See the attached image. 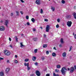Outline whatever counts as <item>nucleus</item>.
Instances as JSON below:
<instances>
[{
	"instance_id": "f257e3e1",
	"label": "nucleus",
	"mask_w": 76,
	"mask_h": 76,
	"mask_svg": "<svg viewBox=\"0 0 76 76\" xmlns=\"http://www.w3.org/2000/svg\"><path fill=\"white\" fill-rule=\"evenodd\" d=\"M65 70H66V71L67 70L65 67H63L62 68L61 71L63 75H66V71Z\"/></svg>"
},
{
	"instance_id": "f03ea898",
	"label": "nucleus",
	"mask_w": 76,
	"mask_h": 76,
	"mask_svg": "<svg viewBox=\"0 0 76 76\" xmlns=\"http://www.w3.org/2000/svg\"><path fill=\"white\" fill-rule=\"evenodd\" d=\"M4 54L6 55V56H10V52L7 50H4Z\"/></svg>"
},
{
	"instance_id": "7ed1b4c3",
	"label": "nucleus",
	"mask_w": 76,
	"mask_h": 76,
	"mask_svg": "<svg viewBox=\"0 0 76 76\" xmlns=\"http://www.w3.org/2000/svg\"><path fill=\"white\" fill-rule=\"evenodd\" d=\"M72 21H68L67 23V25L69 27H70V26H71V25H72Z\"/></svg>"
},
{
	"instance_id": "20e7f679",
	"label": "nucleus",
	"mask_w": 76,
	"mask_h": 76,
	"mask_svg": "<svg viewBox=\"0 0 76 76\" xmlns=\"http://www.w3.org/2000/svg\"><path fill=\"white\" fill-rule=\"evenodd\" d=\"M50 30V26L48 25H47L46 26V31L48 32H49V31Z\"/></svg>"
},
{
	"instance_id": "39448f33",
	"label": "nucleus",
	"mask_w": 76,
	"mask_h": 76,
	"mask_svg": "<svg viewBox=\"0 0 76 76\" xmlns=\"http://www.w3.org/2000/svg\"><path fill=\"white\" fill-rule=\"evenodd\" d=\"M36 74L37 76H40L41 75V73L39 71L37 70L36 71Z\"/></svg>"
},
{
	"instance_id": "423d86ee",
	"label": "nucleus",
	"mask_w": 76,
	"mask_h": 76,
	"mask_svg": "<svg viewBox=\"0 0 76 76\" xmlns=\"http://www.w3.org/2000/svg\"><path fill=\"white\" fill-rule=\"evenodd\" d=\"M5 30V28L4 26H1L0 27V31H4Z\"/></svg>"
},
{
	"instance_id": "0eeeda50",
	"label": "nucleus",
	"mask_w": 76,
	"mask_h": 76,
	"mask_svg": "<svg viewBox=\"0 0 76 76\" xmlns=\"http://www.w3.org/2000/svg\"><path fill=\"white\" fill-rule=\"evenodd\" d=\"M9 20H6L4 21V23H5V25H6V26H7V25L9 23Z\"/></svg>"
},
{
	"instance_id": "6e6552de",
	"label": "nucleus",
	"mask_w": 76,
	"mask_h": 76,
	"mask_svg": "<svg viewBox=\"0 0 76 76\" xmlns=\"http://www.w3.org/2000/svg\"><path fill=\"white\" fill-rule=\"evenodd\" d=\"M35 3L37 4H41V2H40V0H37L36 1Z\"/></svg>"
},
{
	"instance_id": "1a4fd4ad",
	"label": "nucleus",
	"mask_w": 76,
	"mask_h": 76,
	"mask_svg": "<svg viewBox=\"0 0 76 76\" xmlns=\"http://www.w3.org/2000/svg\"><path fill=\"white\" fill-rule=\"evenodd\" d=\"M74 70H75L74 68L73 67H71L70 70V73H73V71H74Z\"/></svg>"
},
{
	"instance_id": "9d476101",
	"label": "nucleus",
	"mask_w": 76,
	"mask_h": 76,
	"mask_svg": "<svg viewBox=\"0 0 76 76\" xmlns=\"http://www.w3.org/2000/svg\"><path fill=\"white\" fill-rule=\"evenodd\" d=\"M66 53L64 52L62 53V56L63 57L65 58L66 57Z\"/></svg>"
},
{
	"instance_id": "9b49d317",
	"label": "nucleus",
	"mask_w": 76,
	"mask_h": 76,
	"mask_svg": "<svg viewBox=\"0 0 76 76\" xmlns=\"http://www.w3.org/2000/svg\"><path fill=\"white\" fill-rule=\"evenodd\" d=\"M71 16L70 15H68L66 16V18L67 19H70V18H71Z\"/></svg>"
},
{
	"instance_id": "f8f14e48",
	"label": "nucleus",
	"mask_w": 76,
	"mask_h": 76,
	"mask_svg": "<svg viewBox=\"0 0 76 76\" xmlns=\"http://www.w3.org/2000/svg\"><path fill=\"white\" fill-rule=\"evenodd\" d=\"M37 37H34L33 39V40L34 41H37Z\"/></svg>"
},
{
	"instance_id": "ddd939ff",
	"label": "nucleus",
	"mask_w": 76,
	"mask_h": 76,
	"mask_svg": "<svg viewBox=\"0 0 76 76\" xmlns=\"http://www.w3.org/2000/svg\"><path fill=\"white\" fill-rule=\"evenodd\" d=\"M27 70H30L31 69V68L30 67H29V63H27Z\"/></svg>"
},
{
	"instance_id": "4468645a",
	"label": "nucleus",
	"mask_w": 76,
	"mask_h": 76,
	"mask_svg": "<svg viewBox=\"0 0 76 76\" xmlns=\"http://www.w3.org/2000/svg\"><path fill=\"white\" fill-rule=\"evenodd\" d=\"M52 55L53 57H56V54L55 53H52Z\"/></svg>"
},
{
	"instance_id": "2eb2a0df",
	"label": "nucleus",
	"mask_w": 76,
	"mask_h": 76,
	"mask_svg": "<svg viewBox=\"0 0 76 76\" xmlns=\"http://www.w3.org/2000/svg\"><path fill=\"white\" fill-rule=\"evenodd\" d=\"M4 76V73L3 72H0V76Z\"/></svg>"
},
{
	"instance_id": "dca6fc26",
	"label": "nucleus",
	"mask_w": 76,
	"mask_h": 76,
	"mask_svg": "<svg viewBox=\"0 0 76 76\" xmlns=\"http://www.w3.org/2000/svg\"><path fill=\"white\" fill-rule=\"evenodd\" d=\"M47 44H44L43 45V48H47Z\"/></svg>"
},
{
	"instance_id": "f3484780",
	"label": "nucleus",
	"mask_w": 76,
	"mask_h": 76,
	"mask_svg": "<svg viewBox=\"0 0 76 76\" xmlns=\"http://www.w3.org/2000/svg\"><path fill=\"white\" fill-rule=\"evenodd\" d=\"M53 76H60V75H59L58 74H56V73L55 72H54L53 74Z\"/></svg>"
},
{
	"instance_id": "a211bd4d",
	"label": "nucleus",
	"mask_w": 76,
	"mask_h": 76,
	"mask_svg": "<svg viewBox=\"0 0 76 76\" xmlns=\"http://www.w3.org/2000/svg\"><path fill=\"white\" fill-rule=\"evenodd\" d=\"M36 58H36V57L35 56H33L32 58V59L33 60V61H35Z\"/></svg>"
},
{
	"instance_id": "6ab92c4d",
	"label": "nucleus",
	"mask_w": 76,
	"mask_h": 76,
	"mask_svg": "<svg viewBox=\"0 0 76 76\" xmlns=\"http://www.w3.org/2000/svg\"><path fill=\"white\" fill-rule=\"evenodd\" d=\"M23 43L22 42H21L20 43V47H25V46L23 45Z\"/></svg>"
},
{
	"instance_id": "aec40b11",
	"label": "nucleus",
	"mask_w": 76,
	"mask_h": 76,
	"mask_svg": "<svg viewBox=\"0 0 76 76\" xmlns=\"http://www.w3.org/2000/svg\"><path fill=\"white\" fill-rule=\"evenodd\" d=\"M9 68H7V69H6V72L7 73V72H9Z\"/></svg>"
},
{
	"instance_id": "412c9836",
	"label": "nucleus",
	"mask_w": 76,
	"mask_h": 76,
	"mask_svg": "<svg viewBox=\"0 0 76 76\" xmlns=\"http://www.w3.org/2000/svg\"><path fill=\"white\" fill-rule=\"evenodd\" d=\"M55 72L59 73V72H60V71L58 69H56L55 70Z\"/></svg>"
},
{
	"instance_id": "4be33fe9",
	"label": "nucleus",
	"mask_w": 76,
	"mask_h": 76,
	"mask_svg": "<svg viewBox=\"0 0 76 76\" xmlns=\"http://www.w3.org/2000/svg\"><path fill=\"white\" fill-rule=\"evenodd\" d=\"M73 15H74V17L75 19H76V13H75V12L74 13Z\"/></svg>"
},
{
	"instance_id": "5701e85b",
	"label": "nucleus",
	"mask_w": 76,
	"mask_h": 76,
	"mask_svg": "<svg viewBox=\"0 0 76 76\" xmlns=\"http://www.w3.org/2000/svg\"><path fill=\"white\" fill-rule=\"evenodd\" d=\"M51 9L53 12H54V10H55V8L54 7H52L51 8Z\"/></svg>"
},
{
	"instance_id": "b1692460",
	"label": "nucleus",
	"mask_w": 76,
	"mask_h": 76,
	"mask_svg": "<svg viewBox=\"0 0 76 76\" xmlns=\"http://www.w3.org/2000/svg\"><path fill=\"white\" fill-rule=\"evenodd\" d=\"M57 67L58 69H59V68H60L61 67V66L60 65H57Z\"/></svg>"
},
{
	"instance_id": "393cba45",
	"label": "nucleus",
	"mask_w": 76,
	"mask_h": 76,
	"mask_svg": "<svg viewBox=\"0 0 76 76\" xmlns=\"http://www.w3.org/2000/svg\"><path fill=\"white\" fill-rule=\"evenodd\" d=\"M16 13H17V16H18L19 15V11H16Z\"/></svg>"
},
{
	"instance_id": "a878e982",
	"label": "nucleus",
	"mask_w": 76,
	"mask_h": 76,
	"mask_svg": "<svg viewBox=\"0 0 76 76\" xmlns=\"http://www.w3.org/2000/svg\"><path fill=\"white\" fill-rule=\"evenodd\" d=\"M61 42L62 44L63 43V39H61Z\"/></svg>"
},
{
	"instance_id": "bb28decb",
	"label": "nucleus",
	"mask_w": 76,
	"mask_h": 76,
	"mask_svg": "<svg viewBox=\"0 0 76 76\" xmlns=\"http://www.w3.org/2000/svg\"><path fill=\"white\" fill-rule=\"evenodd\" d=\"M32 22H35V19L34 18H32L31 19Z\"/></svg>"
},
{
	"instance_id": "cd10ccee",
	"label": "nucleus",
	"mask_w": 76,
	"mask_h": 76,
	"mask_svg": "<svg viewBox=\"0 0 76 76\" xmlns=\"http://www.w3.org/2000/svg\"><path fill=\"white\" fill-rule=\"evenodd\" d=\"M37 51H38V50L37 49H36L34 50V53H37Z\"/></svg>"
},
{
	"instance_id": "c85d7f7f",
	"label": "nucleus",
	"mask_w": 76,
	"mask_h": 76,
	"mask_svg": "<svg viewBox=\"0 0 76 76\" xmlns=\"http://www.w3.org/2000/svg\"><path fill=\"white\" fill-rule=\"evenodd\" d=\"M40 13L42 14L43 13V10H42V9H41L40 10Z\"/></svg>"
},
{
	"instance_id": "c756f323",
	"label": "nucleus",
	"mask_w": 76,
	"mask_h": 76,
	"mask_svg": "<svg viewBox=\"0 0 76 76\" xmlns=\"http://www.w3.org/2000/svg\"><path fill=\"white\" fill-rule=\"evenodd\" d=\"M41 58H42V60H44L45 59V57H44V56H42L41 57Z\"/></svg>"
},
{
	"instance_id": "7c9ffc66",
	"label": "nucleus",
	"mask_w": 76,
	"mask_h": 76,
	"mask_svg": "<svg viewBox=\"0 0 76 76\" xmlns=\"http://www.w3.org/2000/svg\"><path fill=\"white\" fill-rule=\"evenodd\" d=\"M62 3H63V4H64L65 3V1L64 0H62L61 1Z\"/></svg>"
},
{
	"instance_id": "2f4dec72",
	"label": "nucleus",
	"mask_w": 76,
	"mask_h": 76,
	"mask_svg": "<svg viewBox=\"0 0 76 76\" xmlns=\"http://www.w3.org/2000/svg\"><path fill=\"white\" fill-rule=\"evenodd\" d=\"M29 61V59H25V61L26 62H27V61Z\"/></svg>"
},
{
	"instance_id": "473e14b6",
	"label": "nucleus",
	"mask_w": 76,
	"mask_h": 76,
	"mask_svg": "<svg viewBox=\"0 0 76 76\" xmlns=\"http://www.w3.org/2000/svg\"><path fill=\"white\" fill-rule=\"evenodd\" d=\"M72 46H71V47H70L69 48V51H71V50H72Z\"/></svg>"
},
{
	"instance_id": "72a5a7b5",
	"label": "nucleus",
	"mask_w": 76,
	"mask_h": 76,
	"mask_svg": "<svg viewBox=\"0 0 76 76\" xmlns=\"http://www.w3.org/2000/svg\"><path fill=\"white\" fill-rule=\"evenodd\" d=\"M14 62H15V63L17 64L18 62V61H17V60H15L14 61Z\"/></svg>"
},
{
	"instance_id": "f704fd0d",
	"label": "nucleus",
	"mask_w": 76,
	"mask_h": 76,
	"mask_svg": "<svg viewBox=\"0 0 76 76\" xmlns=\"http://www.w3.org/2000/svg\"><path fill=\"white\" fill-rule=\"evenodd\" d=\"M46 54H49V51H48V50H47L46 51Z\"/></svg>"
},
{
	"instance_id": "c9c22d12",
	"label": "nucleus",
	"mask_w": 76,
	"mask_h": 76,
	"mask_svg": "<svg viewBox=\"0 0 76 76\" xmlns=\"http://www.w3.org/2000/svg\"><path fill=\"white\" fill-rule=\"evenodd\" d=\"M24 66H28V65H27V64H26V63L25 62L24 63Z\"/></svg>"
},
{
	"instance_id": "e433bc0d",
	"label": "nucleus",
	"mask_w": 76,
	"mask_h": 76,
	"mask_svg": "<svg viewBox=\"0 0 76 76\" xmlns=\"http://www.w3.org/2000/svg\"><path fill=\"white\" fill-rule=\"evenodd\" d=\"M15 41L16 42H18V38L17 37H16L15 38Z\"/></svg>"
},
{
	"instance_id": "4c0bfd02",
	"label": "nucleus",
	"mask_w": 76,
	"mask_h": 76,
	"mask_svg": "<svg viewBox=\"0 0 76 76\" xmlns=\"http://www.w3.org/2000/svg\"><path fill=\"white\" fill-rule=\"evenodd\" d=\"M4 58H2L1 57H0V61H1V60H4Z\"/></svg>"
},
{
	"instance_id": "58836bf2",
	"label": "nucleus",
	"mask_w": 76,
	"mask_h": 76,
	"mask_svg": "<svg viewBox=\"0 0 76 76\" xmlns=\"http://www.w3.org/2000/svg\"><path fill=\"white\" fill-rule=\"evenodd\" d=\"M7 63H10V61H9V60H7Z\"/></svg>"
},
{
	"instance_id": "ea45409f",
	"label": "nucleus",
	"mask_w": 76,
	"mask_h": 76,
	"mask_svg": "<svg viewBox=\"0 0 76 76\" xmlns=\"http://www.w3.org/2000/svg\"><path fill=\"white\" fill-rule=\"evenodd\" d=\"M34 64L35 65V66H38V63L36 62V63H35Z\"/></svg>"
},
{
	"instance_id": "a19ab883",
	"label": "nucleus",
	"mask_w": 76,
	"mask_h": 76,
	"mask_svg": "<svg viewBox=\"0 0 76 76\" xmlns=\"http://www.w3.org/2000/svg\"><path fill=\"white\" fill-rule=\"evenodd\" d=\"M60 19H57V22L58 23L60 22Z\"/></svg>"
},
{
	"instance_id": "79ce46f5",
	"label": "nucleus",
	"mask_w": 76,
	"mask_h": 76,
	"mask_svg": "<svg viewBox=\"0 0 76 76\" xmlns=\"http://www.w3.org/2000/svg\"><path fill=\"white\" fill-rule=\"evenodd\" d=\"M27 25H28V26L30 25V23L29 22H27Z\"/></svg>"
},
{
	"instance_id": "37998d69",
	"label": "nucleus",
	"mask_w": 76,
	"mask_h": 76,
	"mask_svg": "<svg viewBox=\"0 0 76 76\" xmlns=\"http://www.w3.org/2000/svg\"><path fill=\"white\" fill-rule=\"evenodd\" d=\"M45 22H48V19H45Z\"/></svg>"
},
{
	"instance_id": "c03bdc74",
	"label": "nucleus",
	"mask_w": 76,
	"mask_h": 76,
	"mask_svg": "<svg viewBox=\"0 0 76 76\" xmlns=\"http://www.w3.org/2000/svg\"><path fill=\"white\" fill-rule=\"evenodd\" d=\"M20 13L21 14V15H23V11H21L20 12Z\"/></svg>"
},
{
	"instance_id": "a18cd8bd",
	"label": "nucleus",
	"mask_w": 76,
	"mask_h": 76,
	"mask_svg": "<svg viewBox=\"0 0 76 76\" xmlns=\"http://www.w3.org/2000/svg\"><path fill=\"white\" fill-rule=\"evenodd\" d=\"M58 27H59V26L57 24L56 25V27L57 28H58Z\"/></svg>"
},
{
	"instance_id": "49530a36",
	"label": "nucleus",
	"mask_w": 76,
	"mask_h": 76,
	"mask_svg": "<svg viewBox=\"0 0 76 76\" xmlns=\"http://www.w3.org/2000/svg\"><path fill=\"white\" fill-rule=\"evenodd\" d=\"M13 13H11V16H13Z\"/></svg>"
},
{
	"instance_id": "de8ad7c7",
	"label": "nucleus",
	"mask_w": 76,
	"mask_h": 76,
	"mask_svg": "<svg viewBox=\"0 0 76 76\" xmlns=\"http://www.w3.org/2000/svg\"><path fill=\"white\" fill-rule=\"evenodd\" d=\"M26 19H29V17L28 16H26Z\"/></svg>"
},
{
	"instance_id": "09e8293b",
	"label": "nucleus",
	"mask_w": 76,
	"mask_h": 76,
	"mask_svg": "<svg viewBox=\"0 0 76 76\" xmlns=\"http://www.w3.org/2000/svg\"><path fill=\"white\" fill-rule=\"evenodd\" d=\"M33 31H36V29H35V28H33Z\"/></svg>"
},
{
	"instance_id": "8fccbe9b",
	"label": "nucleus",
	"mask_w": 76,
	"mask_h": 76,
	"mask_svg": "<svg viewBox=\"0 0 76 76\" xmlns=\"http://www.w3.org/2000/svg\"><path fill=\"white\" fill-rule=\"evenodd\" d=\"M74 38H75V39H76V34H75L74 35Z\"/></svg>"
},
{
	"instance_id": "3c124183",
	"label": "nucleus",
	"mask_w": 76,
	"mask_h": 76,
	"mask_svg": "<svg viewBox=\"0 0 76 76\" xmlns=\"http://www.w3.org/2000/svg\"><path fill=\"white\" fill-rule=\"evenodd\" d=\"M20 0L22 3H24V1H23V0Z\"/></svg>"
},
{
	"instance_id": "603ef678",
	"label": "nucleus",
	"mask_w": 76,
	"mask_h": 76,
	"mask_svg": "<svg viewBox=\"0 0 76 76\" xmlns=\"http://www.w3.org/2000/svg\"><path fill=\"white\" fill-rule=\"evenodd\" d=\"M46 76H50V75L49 74H47L46 75Z\"/></svg>"
},
{
	"instance_id": "864d4df0",
	"label": "nucleus",
	"mask_w": 76,
	"mask_h": 76,
	"mask_svg": "<svg viewBox=\"0 0 76 76\" xmlns=\"http://www.w3.org/2000/svg\"><path fill=\"white\" fill-rule=\"evenodd\" d=\"M62 47V45H61V44L60 45L59 47Z\"/></svg>"
},
{
	"instance_id": "5fc2aeb1",
	"label": "nucleus",
	"mask_w": 76,
	"mask_h": 76,
	"mask_svg": "<svg viewBox=\"0 0 76 76\" xmlns=\"http://www.w3.org/2000/svg\"><path fill=\"white\" fill-rule=\"evenodd\" d=\"M9 40H10V41H11V38L10 37H9Z\"/></svg>"
},
{
	"instance_id": "6e6d98bb",
	"label": "nucleus",
	"mask_w": 76,
	"mask_h": 76,
	"mask_svg": "<svg viewBox=\"0 0 76 76\" xmlns=\"http://www.w3.org/2000/svg\"><path fill=\"white\" fill-rule=\"evenodd\" d=\"M9 46L10 47H11V48H12V46L11 45H9Z\"/></svg>"
},
{
	"instance_id": "4d7b16f0",
	"label": "nucleus",
	"mask_w": 76,
	"mask_h": 76,
	"mask_svg": "<svg viewBox=\"0 0 76 76\" xmlns=\"http://www.w3.org/2000/svg\"><path fill=\"white\" fill-rule=\"evenodd\" d=\"M15 58H17L18 57V56H17V55H15Z\"/></svg>"
},
{
	"instance_id": "13d9d810",
	"label": "nucleus",
	"mask_w": 76,
	"mask_h": 76,
	"mask_svg": "<svg viewBox=\"0 0 76 76\" xmlns=\"http://www.w3.org/2000/svg\"><path fill=\"white\" fill-rule=\"evenodd\" d=\"M74 68L75 69H76V65L74 66Z\"/></svg>"
},
{
	"instance_id": "bf43d9fd",
	"label": "nucleus",
	"mask_w": 76,
	"mask_h": 76,
	"mask_svg": "<svg viewBox=\"0 0 76 76\" xmlns=\"http://www.w3.org/2000/svg\"><path fill=\"white\" fill-rule=\"evenodd\" d=\"M40 28H41V29H42L43 28H42V26L40 27Z\"/></svg>"
},
{
	"instance_id": "052dcab7",
	"label": "nucleus",
	"mask_w": 76,
	"mask_h": 76,
	"mask_svg": "<svg viewBox=\"0 0 76 76\" xmlns=\"http://www.w3.org/2000/svg\"><path fill=\"white\" fill-rule=\"evenodd\" d=\"M34 74H32L31 75V76H34Z\"/></svg>"
},
{
	"instance_id": "680f3d73",
	"label": "nucleus",
	"mask_w": 76,
	"mask_h": 76,
	"mask_svg": "<svg viewBox=\"0 0 76 76\" xmlns=\"http://www.w3.org/2000/svg\"><path fill=\"white\" fill-rule=\"evenodd\" d=\"M44 37H46V35L45 34H44Z\"/></svg>"
},
{
	"instance_id": "e2e57ef3",
	"label": "nucleus",
	"mask_w": 76,
	"mask_h": 76,
	"mask_svg": "<svg viewBox=\"0 0 76 76\" xmlns=\"http://www.w3.org/2000/svg\"><path fill=\"white\" fill-rule=\"evenodd\" d=\"M68 69V70H70V68H68V69Z\"/></svg>"
},
{
	"instance_id": "0e129e2a",
	"label": "nucleus",
	"mask_w": 76,
	"mask_h": 76,
	"mask_svg": "<svg viewBox=\"0 0 76 76\" xmlns=\"http://www.w3.org/2000/svg\"><path fill=\"white\" fill-rule=\"evenodd\" d=\"M0 22L1 23H2V22H3V20H1L0 21Z\"/></svg>"
},
{
	"instance_id": "69168bd1",
	"label": "nucleus",
	"mask_w": 76,
	"mask_h": 76,
	"mask_svg": "<svg viewBox=\"0 0 76 76\" xmlns=\"http://www.w3.org/2000/svg\"><path fill=\"white\" fill-rule=\"evenodd\" d=\"M23 34H21V36H23Z\"/></svg>"
},
{
	"instance_id": "338daca9",
	"label": "nucleus",
	"mask_w": 76,
	"mask_h": 76,
	"mask_svg": "<svg viewBox=\"0 0 76 76\" xmlns=\"http://www.w3.org/2000/svg\"><path fill=\"white\" fill-rule=\"evenodd\" d=\"M53 49H54L55 50H56V47L53 48Z\"/></svg>"
},
{
	"instance_id": "774afa93",
	"label": "nucleus",
	"mask_w": 76,
	"mask_h": 76,
	"mask_svg": "<svg viewBox=\"0 0 76 76\" xmlns=\"http://www.w3.org/2000/svg\"><path fill=\"white\" fill-rule=\"evenodd\" d=\"M73 35H75V34L74 33H73Z\"/></svg>"
}]
</instances>
